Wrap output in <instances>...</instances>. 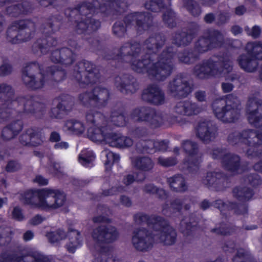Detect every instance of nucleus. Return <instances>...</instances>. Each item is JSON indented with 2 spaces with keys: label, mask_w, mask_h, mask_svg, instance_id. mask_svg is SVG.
<instances>
[{
  "label": "nucleus",
  "mask_w": 262,
  "mask_h": 262,
  "mask_svg": "<svg viewBox=\"0 0 262 262\" xmlns=\"http://www.w3.org/2000/svg\"><path fill=\"white\" fill-rule=\"evenodd\" d=\"M102 153L105 156L106 160L105 162V165L106 167H111L113 163L118 162L120 160V156L118 154L107 150H104Z\"/></svg>",
  "instance_id": "obj_54"
},
{
  "label": "nucleus",
  "mask_w": 262,
  "mask_h": 262,
  "mask_svg": "<svg viewBox=\"0 0 262 262\" xmlns=\"http://www.w3.org/2000/svg\"><path fill=\"white\" fill-rule=\"evenodd\" d=\"M57 45V41L52 36H47L37 39L33 44L32 50L34 54L40 55L47 54Z\"/></svg>",
  "instance_id": "obj_28"
},
{
  "label": "nucleus",
  "mask_w": 262,
  "mask_h": 262,
  "mask_svg": "<svg viewBox=\"0 0 262 262\" xmlns=\"http://www.w3.org/2000/svg\"><path fill=\"white\" fill-rule=\"evenodd\" d=\"M93 104L97 107H102L107 105L110 99V93L104 87L98 86L92 91Z\"/></svg>",
  "instance_id": "obj_30"
},
{
  "label": "nucleus",
  "mask_w": 262,
  "mask_h": 262,
  "mask_svg": "<svg viewBox=\"0 0 262 262\" xmlns=\"http://www.w3.org/2000/svg\"><path fill=\"white\" fill-rule=\"evenodd\" d=\"M165 121L166 117L163 112L152 108L146 123L152 127L156 128L163 125Z\"/></svg>",
  "instance_id": "obj_38"
},
{
  "label": "nucleus",
  "mask_w": 262,
  "mask_h": 262,
  "mask_svg": "<svg viewBox=\"0 0 262 262\" xmlns=\"http://www.w3.org/2000/svg\"><path fill=\"white\" fill-rule=\"evenodd\" d=\"M7 126L9 128H10L15 135L17 136L22 130L23 123L21 120H18L17 121L12 122Z\"/></svg>",
  "instance_id": "obj_64"
},
{
  "label": "nucleus",
  "mask_w": 262,
  "mask_h": 262,
  "mask_svg": "<svg viewBox=\"0 0 262 262\" xmlns=\"http://www.w3.org/2000/svg\"><path fill=\"white\" fill-rule=\"evenodd\" d=\"M165 41L164 35L155 34L145 41L143 49L138 42H126L121 46L117 55L111 57L106 55L104 58L128 63L134 71L145 73L151 80L162 81L172 73L175 53L172 47H167L158 54Z\"/></svg>",
  "instance_id": "obj_1"
},
{
  "label": "nucleus",
  "mask_w": 262,
  "mask_h": 262,
  "mask_svg": "<svg viewBox=\"0 0 262 262\" xmlns=\"http://www.w3.org/2000/svg\"><path fill=\"white\" fill-rule=\"evenodd\" d=\"M246 50L257 59L259 62L262 60V41L248 42L246 46Z\"/></svg>",
  "instance_id": "obj_40"
},
{
  "label": "nucleus",
  "mask_w": 262,
  "mask_h": 262,
  "mask_svg": "<svg viewBox=\"0 0 262 262\" xmlns=\"http://www.w3.org/2000/svg\"><path fill=\"white\" fill-rule=\"evenodd\" d=\"M54 103L60 105V108L66 113L71 111L74 104L72 98L68 95L59 96L54 99Z\"/></svg>",
  "instance_id": "obj_43"
},
{
  "label": "nucleus",
  "mask_w": 262,
  "mask_h": 262,
  "mask_svg": "<svg viewBox=\"0 0 262 262\" xmlns=\"http://www.w3.org/2000/svg\"><path fill=\"white\" fill-rule=\"evenodd\" d=\"M92 236L96 245L94 249L100 251L94 256L93 262H118L116 256L108 249L105 250L102 246L103 243H111L117 240L119 237V233L117 229L112 226H100L95 228ZM93 247L91 248L92 250Z\"/></svg>",
  "instance_id": "obj_7"
},
{
  "label": "nucleus",
  "mask_w": 262,
  "mask_h": 262,
  "mask_svg": "<svg viewBox=\"0 0 262 262\" xmlns=\"http://www.w3.org/2000/svg\"><path fill=\"white\" fill-rule=\"evenodd\" d=\"M213 232H214L217 234H221L223 235H229L233 232V229L229 228L226 225H222L218 228H214L212 230Z\"/></svg>",
  "instance_id": "obj_63"
},
{
  "label": "nucleus",
  "mask_w": 262,
  "mask_h": 262,
  "mask_svg": "<svg viewBox=\"0 0 262 262\" xmlns=\"http://www.w3.org/2000/svg\"><path fill=\"white\" fill-rule=\"evenodd\" d=\"M56 104V107L51 108L50 116L51 118L60 119L62 117L63 113L66 112L61 110L60 105H58L57 103Z\"/></svg>",
  "instance_id": "obj_62"
},
{
  "label": "nucleus",
  "mask_w": 262,
  "mask_h": 262,
  "mask_svg": "<svg viewBox=\"0 0 262 262\" xmlns=\"http://www.w3.org/2000/svg\"><path fill=\"white\" fill-rule=\"evenodd\" d=\"M157 228H154L156 243H161L164 245H173L177 240V233L175 230L169 226L167 221L161 217Z\"/></svg>",
  "instance_id": "obj_19"
},
{
  "label": "nucleus",
  "mask_w": 262,
  "mask_h": 262,
  "mask_svg": "<svg viewBox=\"0 0 262 262\" xmlns=\"http://www.w3.org/2000/svg\"><path fill=\"white\" fill-rule=\"evenodd\" d=\"M152 108L145 106L137 107L132 111L130 117L136 121L146 122Z\"/></svg>",
  "instance_id": "obj_35"
},
{
  "label": "nucleus",
  "mask_w": 262,
  "mask_h": 262,
  "mask_svg": "<svg viewBox=\"0 0 262 262\" xmlns=\"http://www.w3.org/2000/svg\"><path fill=\"white\" fill-rule=\"evenodd\" d=\"M136 23V28L139 32L148 29L152 25V18L148 13H134L127 15L123 21H118L113 26L114 35L118 37L124 36L126 27Z\"/></svg>",
  "instance_id": "obj_9"
},
{
  "label": "nucleus",
  "mask_w": 262,
  "mask_h": 262,
  "mask_svg": "<svg viewBox=\"0 0 262 262\" xmlns=\"http://www.w3.org/2000/svg\"><path fill=\"white\" fill-rule=\"evenodd\" d=\"M234 197L242 201H249L253 195V190L248 187H236L233 191Z\"/></svg>",
  "instance_id": "obj_42"
},
{
  "label": "nucleus",
  "mask_w": 262,
  "mask_h": 262,
  "mask_svg": "<svg viewBox=\"0 0 262 262\" xmlns=\"http://www.w3.org/2000/svg\"><path fill=\"white\" fill-rule=\"evenodd\" d=\"M78 98L80 102L84 105H89L91 103H93V96L92 91L85 92L80 94Z\"/></svg>",
  "instance_id": "obj_59"
},
{
  "label": "nucleus",
  "mask_w": 262,
  "mask_h": 262,
  "mask_svg": "<svg viewBox=\"0 0 262 262\" xmlns=\"http://www.w3.org/2000/svg\"><path fill=\"white\" fill-rule=\"evenodd\" d=\"M248 256V250L238 249L232 259V262H245V257Z\"/></svg>",
  "instance_id": "obj_60"
},
{
  "label": "nucleus",
  "mask_w": 262,
  "mask_h": 262,
  "mask_svg": "<svg viewBox=\"0 0 262 262\" xmlns=\"http://www.w3.org/2000/svg\"><path fill=\"white\" fill-rule=\"evenodd\" d=\"M180 61L185 63H192L199 58V55L195 53L194 51H184L180 52L178 54Z\"/></svg>",
  "instance_id": "obj_46"
},
{
  "label": "nucleus",
  "mask_w": 262,
  "mask_h": 262,
  "mask_svg": "<svg viewBox=\"0 0 262 262\" xmlns=\"http://www.w3.org/2000/svg\"><path fill=\"white\" fill-rule=\"evenodd\" d=\"M240 67L247 72H253L259 66V62L253 55L247 53L240 55L238 58Z\"/></svg>",
  "instance_id": "obj_31"
},
{
  "label": "nucleus",
  "mask_w": 262,
  "mask_h": 262,
  "mask_svg": "<svg viewBox=\"0 0 262 262\" xmlns=\"http://www.w3.org/2000/svg\"><path fill=\"white\" fill-rule=\"evenodd\" d=\"M154 229L149 230L145 228L135 230L133 233L132 243L133 247L138 251L146 252L153 247L156 243Z\"/></svg>",
  "instance_id": "obj_15"
},
{
  "label": "nucleus",
  "mask_w": 262,
  "mask_h": 262,
  "mask_svg": "<svg viewBox=\"0 0 262 262\" xmlns=\"http://www.w3.org/2000/svg\"><path fill=\"white\" fill-rule=\"evenodd\" d=\"M178 163L176 158H164L160 157L158 159V163L163 167H170L175 165Z\"/></svg>",
  "instance_id": "obj_57"
},
{
  "label": "nucleus",
  "mask_w": 262,
  "mask_h": 262,
  "mask_svg": "<svg viewBox=\"0 0 262 262\" xmlns=\"http://www.w3.org/2000/svg\"><path fill=\"white\" fill-rule=\"evenodd\" d=\"M51 60L55 63H60L66 66L72 64L76 59V54L68 48H63L60 50L53 51L51 53Z\"/></svg>",
  "instance_id": "obj_27"
},
{
  "label": "nucleus",
  "mask_w": 262,
  "mask_h": 262,
  "mask_svg": "<svg viewBox=\"0 0 262 262\" xmlns=\"http://www.w3.org/2000/svg\"><path fill=\"white\" fill-rule=\"evenodd\" d=\"M63 129L69 133L80 135L84 132L85 126L80 121L76 119H70L65 122Z\"/></svg>",
  "instance_id": "obj_37"
},
{
  "label": "nucleus",
  "mask_w": 262,
  "mask_h": 262,
  "mask_svg": "<svg viewBox=\"0 0 262 262\" xmlns=\"http://www.w3.org/2000/svg\"><path fill=\"white\" fill-rule=\"evenodd\" d=\"M227 180L225 176L221 173L215 172H209L207 173L206 177L202 179V183L208 186L213 187L221 190L225 186V183Z\"/></svg>",
  "instance_id": "obj_29"
},
{
  "label": "nucleus",
  "mask_w": 262,
  "mask_h": 262,
  "mask_svg": "<svg viewBox=\"0 0 262 262\" xmlns=\"http://www.w3.org/2000/svg\"><path fill=\"white\" fill-rule=\"evenodd\" d=\"M108 122L96 126H90L88 129L89 138L94 142H102L104 140Z\"/></svg>",
  "instance_id": "obj_32"
},
{
  "label": "nucleus",
  "mask_w": 262,
  "mask_h": 262,
  "mask_svg": "<svg viewBox=\"0 0 262 262\" xmlns=\"http://www.w3.org/2000/svg\"><path fill=\"white\" fill-rule=\"evenodd\" d=\"M95 159V156L93 152L87 149L82 150L78 157L79 163L85 167L91 166Z\"/></svg>",
  "instance_id": "obj_45"
},
{
  "label": "nucleus",
  "mask_w": 262,
  "mask_h": 262,
  "mask_svg": "<svg viewBox=\"0 0 262 262\" xmlns=\"http://www.w3.org/2000/svg\"><path fill=\"white\" fill-rule=\"evenodd\" d=\"M192 88L187 79L183 75H177L169 81L167 86V93L177 98H185L192 92Z\"/></svg>",
  "instance_id": "obj_17"
},
{
  "label": "nucleus",
  "mask_w": 262,
  "mask_h": 262,
  "mask_svg": "<svg viewBox=\"0 0 262 262\" xmlns=\"http://www.w3.org/2000/svg\"><path fill=\"white\" fill-rule=\"evenodd\" d=\"M202 111V107L192 100H181L173 106L171 109L172 114L168 121L171 124L183 125L186 123L187 120L182 116L191 117L197 115Z\"/></svg>",
  "instance_id": "obj_11"
},
{
  "label": "nucleus",
  "mask_w": 262,
  "mask_h": 262,
  "mask_svg": "<svg viewBox=\"0 0 262 262\" xmlns=\"http://www.w3.org/2000/svg\"><path fill=\"white\" fill-rule=\"evenodd\" d=\"M212 107L215 117L222 122H234L240 118V101L233 94L228 95L224 99L215 100Z\"/></svg>",
  "instance_id": "obj_8"
},
{
  "label": "nucleus",
  "mask_w": 262,
  "mask_h": 262,
  "mask_svg": "<svg viewBox=\"0 0 262 262\" xmlns=\"http://www.w3.org/2000/svg\"><path fill=\"white\" fill-rule=\"evenodd\" d=\"M67 236L69 239V242L67 245V249L69 252L74 253L82 243V238L79 231L69 228L68 235L61 229L50 232L47 234V237L51 243H58L65 239Z\"/></svg>",
  "instance_id": "obj_14"
},
{
  "label": "nucleus",
  "mask_w": 262,
  "mask_h": 262,
  "mask_svg": "<svg viewBox=\"0 0 262 262\" xmlns=\"http://www.w3.org/2000/svg\"><path fill=\"white\" fill-rule=\"evenodd\" d=\"M0 256V262H8ZM12 262H51L49 257L38 251H31L27 252L23 250L17 253L12 258Z\"/></svg>",
  "instance_id": "obj_24"
},
{
  "label": "nucleus",
  "mask_w": 262,
  "mask_h": 262,
  "mask_svg": "<svg viewBox=\"0 0 262 262\" xmlns=\"http://www.w3.org/2000/svg\"><path fill=\"white\" fill-rule=\"evenodd\" d=\"M111 122L117 126L125 125L126 121L124 115L121 112L113 111L111 116Z\"/></svg>",
  "instance_id": "obj_50"
},
{
  "label": "nucleus",
  "mask_w": 262,
  "mask_h": 262,
  "mask_svg": "<svg viewBox=\"0 0 262 262\" xmlns=\"http://www.w3.org/2000/svg\"><path fill=\"white\" fill-rule=\"evenodd\" d=\"M134 221L138 225H142L146 223L149 228L151 229L157 228L159 225V222L161 221V217L156 215H148L138 213L134 215Z\"/></svg>",
  "instance_id": "obj_33"
},
{
  "label": "nucleus",
  "mask_w": 262,
  "mask_h": 262,
  "mask_svg": "<svg viewBox=\"0 0 262 262\" xmlns=\"http://www.w3.org/2000/svg\"><path fill=\"white\" fill-rule=\"evenodd\" d=\"M126 190L125 187L118 186L113 187L111 189L103 191L102 194L104 196H109L117 194L119 193L124 192Z\"/></svg>",
  "instance_id": "obj_61"
},
{
  "label": "nucleus",
  "mask_w": 262,
  "mask_h": 262,
  "mask_svg": "<svg viewBox=\"0 0 262 262\" xmlns=\"http://www.w3.org/2000/svg\"><path fill=\"white\" fill-rule=\"evenodd\" d=\"M31 7L27 2H24L21 4H14L9 6L7 8V14L11 16H17L20 14H25L29 12Z\"/></svg>",
  "instance_id": "obj_39"
},
{
  "label": "nucleus",
  "mask_w": 262,
  "mask_h": 262,
  "mask_svg": "<svg viewBox=\"0 0 262 262\" xmlns=\"http://www.w3.org/2000/svg\"><path fill=\"white\" fill-rule=\"evenodd\" d=\"M182 146L188 155V159L184 162L185 166L183 168L190 171L197 170L201 161V156L198 153L197 143L190 140H186L182 142Z\"/></svg>",
  "instance_id": "obj_20"
},
{
  "label": "nucleus",
  "mask_w": 262,
  "mask_h": 262,
  "mask_svg": "<svg viewBox=\"0 0 262 262\" xmlns=\"http://www.w3.org/2000/svg\"><path fill=\"white\" fill-rule=\"evenodd\" d=\"M212 158L221 159L224 167L233 174L240 173L242 171L239 165V157L231 154L227 150L220 148H214L208 151Z\"/></svg>",
  "instance_id": "obj_16"
},
{
  "label": "nucleus",
  "mask_w": 262,
  "mask_h": 262,
  "mask_svg": "<svg viewBox=\"0 0 262 262\" xmlns=\"http://www.w3.org/2000/svg\"><path fill=\"white\" fill-rule=\"evenodd\" d=\"M20 200L24 204L49 210L62 206L65 202L66 196L58 190L43 189L26 191L20 194Z\"/></svg>",
  "instance_id": "obj_5"
},
{
  "label": "nucleus",
  "mask_w": 262,
  "mask_h": 262,
  "mask_svg": "<svg viewBox=\"0 0 262 262\" xmlns=\"http://www.w3.org/2000/svg\"><path fill=\"white\" fill-rule=\"evenodd\" d=\"M170 187L177 192H184L187 189L184 177L181 174H176L167 180Z\"/></svg>",
  "instance_id": "obj_36"
},
{
  "label": "nucleus",
  "mask_w": 262,
  "mask_h": 262,
  "mask_svg": "<svg viewBox=\"0 0 262 262\" xmlns=\"http://www.w3.org/2000/svg\"><path fill=\"white\" fill-rule=\"evenodd\" d=\"M11 229L8 227H0V246H5L11 241Z\"/></svg>",
  "instance_id": "obj_51"
},
{
  "label": "nucleus",
  "mask_w": 262,
  "mask_h": 262,
  "mask_svg": "<svg viewBox=\"0 0 262 262\" xmlns=\"http://www.w3.org/2000/svg\"><path fill=\"white\" fill-rule=\"evenodd\" d=\"M45 139V135L40 130L34 128V133L31 138V145L34 146L40 145L43 143Z\"/></svg>",
  "instance_id": "obj_53"
},
{
  "label": "nucleus",
  "mask_w": 262,
  "mask_h": 262,
  "mask_svg": "<svg viewBox=\"0 0 262 262\" xmlns=\"http://www.w3.org/2000/svg\"><path fill=\"white\" fill-rule=\"evenodd\" d=\"M34 133V128L27 129L20 136L19 140L24 145H31V135Z\"/></svg>",
  "instance_id": "obj_58"
},
{
  "label": "nucleus",
  "mask_w": 262,
  "mask_h": 262,
  "mask_svg": "<svg viewBox=\"0 0 262 262\" xmlns=\"http://www.w3.org/2000/svg\"><path fill=\"white\" fill-rule=\"evenodd\" d=\"M166 9V11L163 14V20L167 27L173 28L176 26V15L171 9L168 8V7Z\"/></svg>",
  "instance_id": "obj_48"
},
{
  "label": "nucleus",
  "mask_w": 262,
  "mask_h": 262,
  "mask_svg": "<svg viewBox=\"0 0 262 262\" xmlns=\"http://www.w3.org/2000/svg\"><path fill=\"white\" fill-rule=\"evenodd\" d=\"M145 178V174L142 172H140L136 174V177L132 174H128L124 176L122 182L127 186L132 184L135 181H142Z\"/></svg>",
  "instance_id": "obj_52"
},
{
  "label": "nucleus",
  "mask_w": 262,
  "mask_h": 262,
  "mask_svg": "<svg viewBox=\"0 0 262 262\" xmlns=\"http://www.w3.org/2000/svg\"><path fill=\"white\" fill-rule=\"evenodd\" d=\"M262 108V100L255 97H250L246 107V116L247 120L252 126L260 128L262 125V113L258 108Z\"/></svg>",
  "instance_id": "obj_21"
},
{
  "label": "nucleus",
  "mask_w": 262,
  "mask_h": 262,
  "mask_svg": "<svg viewBox=\"0 0 262 262\" xmlns=\"http://www.w3.org/2000/svg\"><path fill=\"white\" fill-rule=\"evenodd\" d=\"M184 6L194 16H198L201 13L199 5L193 0H183Z\"/></svg>",
  "instance_id": "obj_49"
},
{
  "label": "nucleus",
  "mask_w": 262,
  "mask_h": 262,
  "mask_svg": "<svg viewBox=\"0 0 262 262\" xmlns=\"http://www.w3.org/2000/svg\"><path fill=\"white\" fill-rule=\"evenodd\" d=\"M133 166L142 171H151L155 165L154 161L148 157H138L132 161Z\"/></svg>",
  "instance_id": "obj_34"
},
{
  "label": "nucleus",
  "mask_w": 262,
  "mask_h": 262,
  "mask_svg": "<svg viewBox=\"0 0 262 262\" xmlns=\"http://www.w3.org/2000/svg\"><path fill=\"white\" fill-rule=\"evenodd\" d=\"M121 7V2L118 0H95L93 3H83L78 8L68 9L65 15L71 22H74V28L77 33L90 34L96 31L100 26L99 21L92 18L91 13L97 12L99 9L101 12L112 10L113 8Z\"/></svg>",
  "instance_id": "obj_2"
},
{
  "label": "nucleus",
  "mask_w": 262,
  "mask_h": 262,
  "mask_svg": "<svg viewBox=\"0 0 262 262\" xmlns=\"http://www.w3.org/2000/svg\"><path fill=\"white\" fill-rule=\"evenodd\" d=\"M85 118L87 123L90 126H96V125L107 122L102 114L99 112H95L93 110L88 112L86 114Z\"/></svg>",
  "instance_id": "obj_41"
},
{
  "label": "nucleus",
  "mask_w": 262,
  "mask_h": 262,
  "mask_svg": "<svg viewBox=\"0 0 262 262\" xmlns=\"http://www.w3.org/2000/svg\"><path fill=\"white\" fill-rule=\"evenodd\" d=\"M120 138H121V134L113 132L110 127H107L103 141L111 146L118 147Z\"/></svg>",
  "instance_id": "obj_44"
},
{
  "label": "nucleus",
  "mask_w": 262,
  "mask_h": 262,
  "mask_svg": "<svg viewBox=\"0 0 262 262\" xmlns=\"http://www.w3.org/2000/svg\"><path fill=\"white\" fill-rule=\"evenodd\" d=\"M199 26L196 23H192L188 27L187 32L176 33L172 38V43L178 46L188 45L192 40L199 30Z\"/></svg>",
  "instance_id": "obj_26"
},
{
  "label": "nucleus",
  "mask_w": 262,
  "mask_h": 262,
  "mask_svg": "<svg viewBox=\"0 0 262 262\" xmlns=\"http://www.w3.org/2000/svg\"><path fill=\"white\" fill-rule=\"evenodd\" d=\"M232 70V61L228 56H214L195 66L193 73L199 79L222 75L226 79L233 81L236 77L234 74H230Z\"/></svg>",
  "instance_id": "obj_6"
},
{
  "label": "nucleus",
  "mask_w": 262,
  "mask_h": 262,
  "mask_svg": "<svg viewBox=\"0 0 262 262\" xmlns=\"http://www.w3.org/2000/svg\"><path fill=\"white\" fill-rule=\"evenodd\" d=\"M142 99L155 106L162 105L166 102L164 91L157 84H149L142 94Z\"/></svg>",
  "instance_id": "obj_22"
},
{
  "label": "nucleus",
  "mask_w": 262,
  "mask_h": 262,
  "mask_svg": "<svg viewBox=\"0 0 262 262\" xmlns=\"http://www.w3.org/2000/svg\"><path fill=\"white\" fill-rule=\"evenodd\" d=\"M224 42V37L222 33L215 30H207L195 43L193 51L200 56L212 49L221 47Z\"/></svg>",
  "instance_id": "obj_12"
},
{
  "label": "nucleus",
  "mask_w": 262,
  "mask_h": 262,
  "mask_svg": "<svg viewBox=\"0 0 262 262\" xmlns=\"http://www.w3.org/2000/svg\"><path fill=\"white\" fill-rule=\"evenodd\" d=\"M73 77L79 85H88L95 83L99 78L96 66L88 61L79 62L75 67Z\"/></svg>",
  "instance_id": "obj_13"
},
{
  "label": "nucleus",
  "mask_w": 262,
  "mask_h": 262,
  "mask_svg": "<svg viewBox=\"0 0 262 262\" xmlns=\"http://www.w3.org/2000/svg\"><path fill=\"white\" fill-rule=\"evenodd\" d=\"M35 25L29 20L12 23L7 30V39L12 43H19L30 40L35 35Z\"/></svg>",
  "instance_id": "obj_10"
},
{
  "label": "nucleus",
  "mask_w": 262,
  "mask_h": 262,
  "mask_svg": "<svg viewBox=\"0 0 262 262\" xmlns=\"http://www.w3.org/2000/svg\"><path fill=\"white\" fill-rule=\"evenodd\" d=\"M196 136L203 142L209 143L213 141L217 135V129L210 121H201L196 128Z\"/></svg>",
  "instance_id": "obj_23"
},
{
  "label": "nucleus",
  "mask_w": 262,
  "mask_h": 262,
  "mask_svg": "<svg viewBox=\"0 0 262 262\" xmlns=\"http://www.w3.org/2000/svg\"><path fill=\"white\" fill-rule=\"evenodd\" d=\"M65 76L64 71L59 69L57 66L49 67L45 73L37 63L31 62L25 67L22 79L27 88L37 90L43 88L46 83L54 85L64 79Z\"/></svg>",
  "instance_id": "obj_4"
},
{
  "label": "nucleus",
  "mask_w": 262,
  "mask_h": 262,
  "mask_svg": "<svg viewBox=\"0 0 262 262\" xmlns=\"http://www.w3.org/2000/svg\"><path fill=\"white\" fill-rule=\"evenodd\" d=\"M115 84L117 89L123 94H133L139 89V84L136 80L128 75L116 77Z\"/></svg>",
  "instance_id": "obj_25"
},
{
  "label": "nucleus",
  "mask_w": 262,
  "mask_h": 262,
  "mask_svg": "<svg viewBox=\"0 0 262 262\" xmlns=\"http://www.w3.org/2000/svg\"><path fill=\"white\" fill-rule=\"evenodd\" d=\"M137 150L142 153H152L155 151V141L150 140L141 141L137 144Z\"/></svg>",
  "instance_id": "obj_47"
},
{
  "label": "nucleus",
  "mask_w": 262,
  "mask_h": 262,
  "mask_svg": "<svg viewBox=\"0 0 262 262\" xmlns=\"http://www.w3.org/2000/svg\"><path fill=\"white\" fill-rule=\"evenodd\" d=\"M14 91L12 86L6 83L0 84V99L4 102L0 110V119H6L11 113L10 109H14L18 112L27 114H42L45 106L39 102L36 97L31 96L19 97L14 99Z\"/></svg>",
  "instance_id": "obj_3"
},
{
  "label": "nucleus",
  "mask_w": 262,
  "mask_h": 262,
  "mask_svg": "<svg viewBox=\"0 0 262 262\" xmlns=\"http://www.w3.org/2000/svg\"><path fill=\"white\" fill-rule=\"evenodd\" d=\"M257 132L252 129H246L241 132H233L229 134L228 137V142L235 145L238 143H243L248 147L245 150L250 149L251 152L256 151L255 150L256 137Z\"/></svg>",
  "instance_id": "obj_18"
},
{
  "label": "nucleus",
  "mask_w": 262,
  "mask_h": 262,
  "mask_svg": "<svg viewBox=\"0 0 262 262\" xmlns=\"http://www.w3.org/2000/svg\"><path fill=\"white\" fill-rule=\"evenodd\" d=\"M244 183L253 187L259 186L261 183V180L259 176L256 173L248 174L244 179Z\"/></svg>",
  "instance_id": "obj_55"
},
{
  "label": "nucleus",
  "mask_w": 262,
  "mask_h": 262,
  "mask_svg": "<svg viewBox=\"0 0 262 262\" xmlns=\"http://www.w3.org/2000/svg\"><path fill=\"white\" fill-rule=\"evenodd\" d=\"M246 155L249 158L257 157L259 159V161L253 165V168L256 171L262 172V151L259 154L257 151L254 152H251V150L249 149L246 151Z\"/></svg>",
  "instance_id": "obj_56"
}]
</instances>
